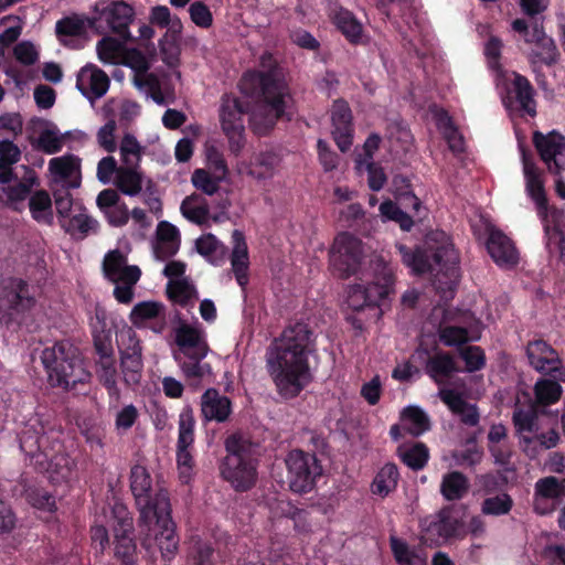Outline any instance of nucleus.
<instances>
[{
  "label": "nucleus",
  "instance_id": "obj_1",
  "mask_svg": "<svg viewBox=\"0 0 565 565\" xmlns=\"http://www.w3.org/2000/svg\"><path fill=\"white\" fill-rule=\"evenodd\" d=\"M152 480L148 470L136 465L130 470V489L140 513V526L147 527L163 559H172L179 547L175 524L171 519V505L163 490L151 495Z\"/></svg>",
  "mask_w": 565,
  "mask_h": 565
},
{
  "label": "nucleus",
  "instance_id": "obj_2",
  "mask_svg": "<svg viewBox=\"0 0 565 565\" xmlns=\"http://www.w3.org/2000/svg\"><path fill=\"white\" fill-rule=\"evenodd\" d=\"M260 66L262 71L249 70L243 74L241 92L264 106L270 127L280 119L291 120L294 98L276 60L270 53H264Z\"/></svg>",
  "mask_w": 565,
  "mask_h": 565
},
{
  "label": "nucleus",
  "instance_id": "obj_3",
  "mask_svg": "<svg viewBox=\"0 0 565 565\" xmlns=\"http://www.w3.org/2000/svg\"><path fill=\"white\" fill-rule=\"evenodd\" d=\"M448 313L444 310V320L439 324L437 333L422 334L415 353H444L437 350L438 342L446 347H456L458 349L457 353H484L480 347L461 348V345L481 338L482 322L470 311H463L457 323L446 324L449 319Z\"/></svg>",
  "mask_w": 565,
  "mask_h": 565
},
{
  "label": "nucleus",
  "instance_id": "obj_4",
  "mask_svg": "<svg viewBox=\"0 0 565 565\" xmlns=\"http://www.w3.org/2000/svg\"><path fill=\"white\" fill-rule=\"evenodd\" d=\"M226 456L220 465L221 477L236 491L250 489L257 480L256 447L239 434L225 439Z\"/></svg>",
  "mask_w": 565,
  "mask_h": 565
},
{
  "label": "nucleus",
  "instance_id": "obj_5",
  "mask_svg": "<svg viewBox=\"0 0 565 565\" xmlns=\"http://www.w3.org/2000/svg\"><path fill=\"white\" fill-rule=\"evenodd\" d=\"M371 281L365 286L355 284L348 290L347 303L354 312L384 306L395 291V275L390 264L382 257H375L371 262Z\"/></svg>",
  "mask_w": 565,
  "mask_h": 565
},
{
  "label": "nucleus",
  "instance_id": "obj_6",
  "mask_svg": "<svg viewBox=\"0 0 565 565\" xmlns=\"http://www.w3.org/2000/svg\"><path fill=\"white\" fill-rule=\"evenodd\" d=\"M267 366L284 398L296 397L311 381L306 355H270Z\"/></svg>",
  "mask_w": 565,
  "mask_h": 565
},
{
  "label": "nucleus",
  "instance_id": "obj_7",
  "mask_svg": "<svg viewBox=\"0 0 565 565\" xmlns=\"http://www.w3.org/2000/svg\"><path fill=\"white\" fill-rule=\"evenodd\" d=\"M512 420L519 436L521 449L532 459L540 451L554 448L559 441L558 433L555 429L542 430L539 413L534 405L526 409L516 406Z\"/></svg>",
  "mask_w": 565,
  "mask_h": 565
},
{
  "label": "nucleus",
  "instance_id": "obj_8",
  "mask_svg": "<svg viewBox=\"0 0 565 565\" xmlns=\"http://www.w3.org/2000/svg\"><path fill=\"white\" fill-rule=\"evenodd\" d=\"M364 258L363 243L351 233H339L329 250V265L333 276L347 279L359 273Z\"/></svg>",
  "mask_w": 565,
  "mask_h": 565
},
{
  "label": "nucleus",
  "instance_id": "obj_9",
  "mask_svg": "<svg viewBox=\"0 0 565 565\" xmlns=\"http://www.w3.org/2000/svg\"><path fill=\"white\" fill-rule=\"evenodd\" d=\"M285 462L289 488L295 493L311 491L317 479L322 475V467L317 457L299 449L291 450Z\"/></svg>",
  "mask_w": 565,
  "mask_h": 565
},
{
  "label": "nucleus",
  "instance_id": "obj_10",
  "mask_svg": "<svg viewBox=\"0 0 565 565\" xmlns=\"http://www.w3.org/2000/svg\"><path fill=\"white\" fill-rule=\"evenodd\" d=\"M41 360L53 386L70 390L77 383L87 382L90 376L79 355H41Z\"/></svg>",
  "mask_w": 565,
  "mask_h": 565
},
{
  "label": "nucleus",
  "instance_id": "obj_11",
  "mask_svg": "<svg viewBox=\"0 0 565 565\" xmlns=\"http://www.w3.org/2000/svg\"><path fill=\"white\" fill-rule=\"evenodd\" d=\"M530 364L539 372L550 375L553 380H540L535 383L536 404L547 406L556 403L562 395L558 381L565 382V370L557 356L529 355Z\"/></svg>",
  "mask_w": 565,
  "mask_h": 565
},
{
  "label": "nucleus",
  "instance_id": "obj_12",
  "mask_svg": "<svg viewBox=\"0 0 565 565\" xmlns=\"http://www.w3.org/2000/svg\"><path fill=\"white\" fill-rule=\"evenodd\" d=\"M34 305L29 285L21 278H9L0 282V322L9 324L15 317Z\"/></svg>",
  "mask_w": 565,
  "mask_h": 565
},
{
  "label": "nucleus",
  "instance_id": "obj_13",
  "mask_svg": "<svg viewBox=\"0 0 565 565\" xmlns=\"http://www.w3.org/2000/svg\"><path fill=\"white\" fill-rule=\"evenodd\" d=\"M95 17L88 20L90 26L104 20L113 33L124 41H130L129 25L134 21L135 11L132 7L124 1L100 0L94 6Z\"/></svg>",
  "mask_w": 565,
  "mask_h": 565
},
{
  "label": "nucleus",
  "instance_id": "obj_14",
  "mask_svg": "<svg viewBox=\"0 0 565 565\" xmlns=\"http://www.w3.org/2000/svg\"><path fill=\"white\" fill-rule=\"evenodd\" d=\"M484 363V355H431L426 363V372L436 383L444 384L454 373L473 372Z\"/></svg>",
  "mask_w": 565,
  "mask_h": 565
},
{
  "label": "nucleus",
  "instance_id": "obj_15",
  "mask_svg": "<svg viewBox=\"0 0 565 565\" xmlns=\"http://www.w3.org/2000/svg\"><path fill=\"white\" fill-rule=\"evenodd\" d=\"M247 108L243 102L233 94H224L221 98L220 121L222 130L228 138L231 149L237 151L243 146L244 121L243 116Z\"/></svg>",
  "mask_w": 565,
  "mask_h": 565
},
{
  "label": "nucleus",
  "instance_id": "obj_16",
  "mask_svg": "<svg viewBox=\"0 0 565 565\" xmlns=\"http://www.w3.org/2000/svg\"><path fill=\"white\" fill-rule=\"evenodd\" d=\"M423 539L429 544H440L451 537L462 536L463 525L452 515L450 508H445L438 513L420 520Z\"/></svg>",
  "mask_w": 565,
  "mask_h": 565
},
{
  "label": "nucleus",
  "instance_id": "obj_17",
  "mask_svg": "<svg viewBox=\"0 0 565 565\" xmlns=\"http://www.w3.org/2000/svg\"><path fill=\"white\" fill-rule=\"evenodd\" d=\"M315 334L308 324L297 322L286 327L275 338L268 353H315Z\"/></svg>",
  "mask_w": 565,
  "mask_h": 565
},
{
  "label": "nucleus",
  "instance_id": "obj_18",
  "mask_svg": "<svg viewBox=\"0 0 565 565\" xmlns=\"http://www.w3.org/2000/svg\"><path fill=\"white\" fill-rule=\"evenodd\" d=\"M414 259V264H412L409 268L416 275L437 270L445 271V274L450 277L458 276V256L452 247H439L431 256H428L424 249L417 247Z\"/></svg>",
  "mask_w": 565,
  "mask_h": 565
},
{
  "label": "nucleus",
  "instance_id": "obj_19",
  "mask_svg": "<svg viewBox=\"0 0 565 565\" xmlns=\"http://www.w3.org/2000/svg\"><path fill=\"white\" fill-rule=\"evenodd\" d=\"M533 143L550 173L561 175L565 171V137L558 132H534Z\"/></svg>",
  "mask_w": 565,
  "mask_h": 565
},
{
  "label": "nucleus",
  "instance_id": "obj_20",
  "mask_svg": "<svg viewBox=\"0 0 565 565\" xmlns=\"http://www.w3.org/2000/svg\"><path fill=\"white\" fill-rule=\"evenodd\" d=\"M116 523L113 524L115 532V553L125 565L132 563L136 552V544L132 540V518L124 504L116 503L111 510Z\"/></svg>",
  "mask_w": 565,
  "mask_h": 565
},
{
  "label": "nucleus",
  "instance_id": "obj_21",
  "mask_svg": "<svg viewBox=\"0 0 565 565\" xmlns=\"http://www.w3.org/2000/svg\"><path fill=\"white\" fill-rule=\"evenodd\" d=\"M332 138L341 152H347L354 136L353 114L349 103L343 98L333 100L331 110Z\"/></svg>",
  "mask_w": 565,
  "mask_h": 565
},
{
  "label": "nucleus",
  "instance_id": "obj_22",
  "mask_svg": "<svg viewBox=\"0 0 565 565\" xmlns=\"http://www.w3.org/2000/svg\"><path fill=\"white\" fill-rule=\"evenodd\" d=\"M102 270L104 277L113 284L136 285L141 277V269L137 265H128L127 255L118 248L105 254Z\"/></svg>",
  "mask_w": 565,
  "mask_h": 565
},
{
  "label": "nucleus",
  "instance_id": "obj_23",
  "mask_svg": "<svg viewBox=\"0 0 565 565\" xmlns=\"http://www.w3.org/2000/svg\"><path fill=\"white\" fill-rule=\"evenodd\" d=\"M565 498L564 479L550 476L539 479L534 486V510L539 514H548Z\"/></svg>",
  "mask_w": 565,
  "mask_h": 565
},
{
  "label": "nucleus",
  "instance_id": "obj_24",
  "mask_svg": "<svg viewBox=\"0 0 565 565\" xmlns=\"http://www.w3.org/2000/svg\"><path fill=\"white\" fill-rule=\"evenodd\" d=\"M109 85L108 75L94 64L82 67L76 77V88L90 100L103 97Z\"/></svg>",
  "mask_w": 565,
  "mask_h": 565
},
{
  "label": "nucleus",
  "instance_id": "obj_25",
  "mask_svg": "<svg viewBox=\"0 0 565 565\" xmlns=\"http://www.w3.org/2000/svg\"><path fill=\"white\" fill-rule=\"evenodd\" d=\"M487 249L493 262L500 267L511 268L519 263V254L514 243L500 230L490 231Z\"/></svg>",
  "mask_w": 565,
  "mask_h": 565
},
{
  "label": "nucleus",
  "instance_id": "obj_26",
  "mask_svg": "<svg viewBox=\"0 0 565 565\" xmlns=\"http://www.w3.org/2000/svg\"><path fill=\"white\" fill-rule=\"evenodd\" d=\"M523 171L526 181L527 195L535 202L537 214L542 218L547 217V198L544 184L541 178V171L535 166L533 160L523 152L522 154Z\"/></svg>",
  "mask_w": 565,
  "mask_h": 565
},
{
  "label": "nucleus",
  "instance_id": "obj_27",
  "mask_svg": "<svg viewBox=\"0 0 565 565\" xmlns=\"http://www.w3.org/2000/svg\"><path fill=\"white\" fill-rule=\"evenodd\" d=\"M438 396L465 425L476 426L479 423L480 416L477 406L475 404L467 403L461 394L455 390L445 387L440 388Z\"/></svg>",
  "mask_w": 565,
  "mask_h": 565
},
{
  "label": "nucleus",
  "instance_id": "obj_28",
  "mask_svg": "<svg viewBox=\"0 0 565 565\" xmlns=\"http://www.w3.org/2000/svg\"><path fill=\"white\" fill-rule=\"evenodd\" d=\"M130 320L135 326L153 321L151 329L156 332H160L166 324L164 306L158 301L138 302L130 312Z\"/></svg>",
  "mask_w": 565,
  "mask_h": 565
},
{
  "label": "nucleus",
  "instance_id": "obj_29",
  "mask_svg": "<svg viewBox=\"0 0 565 565\" xmlns=\"http://www.w3.org/2000/svg\"><path fill=\"white\" fill-rule=\"evenodd\" d=\"M234 248L231 255V265L237 284L245 288L248 284V249L242 232H233Z\"/></svg>",
  "mask_w": 565,
  "mask_h": 565
},
{
  "label": "nucleus",
  "instance_id": "obj_30",
  "mask_svg": "<svg viewBox=\"0 0 565 565\" xmlns=\"http://www.w3.org/2000/svg\"><path fill=\"white\" fill-rule=\"evenodd\" d=\"M201 411L206 420L224 422L231 414V401L216 390L209 388L202 395Z\"/></svg>",
  "mask_w": 565,
  "mask_h": 565
},
{
  "label": "nucleus",
  "instance_id": "obj_31",
  "mask_svg": "<svg viewBox=\"0 0 565 565\" xmlns=\"http://www.w3.org/2000/svg\"><path fill=\"white\" fill-rule=\"evenodd\" d=\"M114 323L107 311L96 307L95 317L92 320L93 339L96 353H106V345L110 343Z\"/></svg>",
  "mask_w": 565,
  "mask_h": 565
},
{
  "label": "nucleus",
  "instance_id": "obj_32",
  "mask_svg": "<svg viewBox=\"0 0 565 565\" xmlns=\"http://www.w3.org/2000/svg\"><path fill=\"white\" fill-rule=\"evenodd\" d=\"M390 544L398 565H427V555L423 550L409 546L404 540L395 536H391Z\"/></svg>",
  "mask_w": 565,
  "mask_h": 565
},
{
  "label": "nucleus",
  "instance_id": "obj_33",
  "mask_svg": "<svg viewBox=\"0 0 565 565\" xmlns=\"http://www.w3.org/2000/svg\"><path fill=\"white\" fill-rule=\"evenodd\" d=\"M399 473L394 463L384 465L375 475L371 484L373 494L381 498L387 497L397 487Z\"/></svg>",
  "mask_w": 565,
  "mask_h": 565
},
{
  "label": "nucleus",
  "instance_id": "obj_34",
  "mask_svg": "<svg viewBox=\"0 0 565 565\" xmlns=\"http://www.w3.org/2000/svg\"><path fill=\"white\" fill-rule=\"evenodd\" d=\"M174 341L180 349H199L207 353L209 348L200 328L182 323L175 329Z\"/></svg>",
  "mask_w": 565,
  "mask_h": 565
},
{
  "label": "nucleus",
  "instance_id": "obj_35",
  "mask_svg": "<svg viewBox=\"0 0 565 565\" xmlns=\"http://www.w3.org/2000/svg\"><path fill=\"white\" fill-rule=\"evenodd\" d=\"M195 247L196 252L213 265H221L225 259V245L211 233L199 237L195 242Z\"/></svg>",
  "mask_w": 565,
  "mask_h": 565
},
{
  "label": "nucleus",
  "instance_id": "obj_36",
  "mask_svg": "<svg viewBox=\"0 0 565 565\" xmlns=\"http://www.w3.org/2000/svg\"><path fill=\"white\" fill-rule=\"evenodd\" d=\"M512 86L516 102L519 103L521 109H523L530 116H534L536 114L534 88L530 81L525 76L519 73H514Z\"/></svg>",
  "mask_w": 565,
  "mask_h": 565
},
{
  "label": "nucleus",
  "instance_id": "obj_37",
  "mask_svg": "<svg viewBox=\"0 0 565 565\" xmlns=\"http://www.w3.org/2000/svg\"><path fill=\"white\" fill-rule=\"evenodd\" d=\"M392 188L395 199L405 207H411L414 211L420 209L422 202L415 195L411 179L407 175L395 174L392 179Z\"/></svg>",
  "mask_w": 565,
  "mask_h": 565
},
{
  "label": "nucleus",
  "instance_id": "obj_38",
  "mask_svg": "<svg viewBox=\"0 0 565 565\" xmlns=\"http://www.w3.org/2000/svg\"><path fill=\"white\" fill-rule=\"evenodd\" d=\"M137 168L138 167L135 166L119 167L115 184L124 194L134 196L141 191L142 174L137 170Z\"/></svg>",
  "mask_w": 565,
  "mask_h": 565
},
{
  "label": "nucleus",
  "instance_id": "obj_39",
  "mask_svg": "<svg viewBox=\"0 0 565 565\" xmlns=\"http://www.w3.org/2000/svg\"><path fill=\"white\" fill-rule=\"evenodd\" d=\"M468 479L458 471L445 475L440 484V492L448 501L460 500L468 492Z\"/></svg>",
  "mask_w": 565,
  "mask_h": 565
},
{
  "label": "nucleus",
  "instance_id": "obj_40",
  "mask_svg": "<svg viewBox=\"0 0 565 565\" xmlns=\"http://www.w3.org/2000/svg\"><path fill=\"white\" fill-rule=\"evenodd\" d=\"M559 58V52L552 38L546 34L534 45L530 53V61L532 65L544 64L553 66Z\"/></svg>",
  "mask_w": 565,
  "mask_h": 565
},
{
  "label": "nucleus",
  "instance_id": "obj_41",
  "mask_svg": "<svg viewBox=\"0 0 565 565\" xmlns=\"http://www.w3.org/2000/svg\"><path fill=\"white\" fill-rule=\"evenodd\" d=\"M402 428L417 437L429 429V419L419 407L407 406L402 413Z\"/></svg>",
  "mask_w": 565,
  "mask_h": 565
},
{
  "label": "nucleus",
  "instance_id": "obj_42",
  "mask_svg": "<svg viewBox=\"0 0 565 565\" xmlns=\"http://www.w3.org/2000/svg\"><path fill=\"white\" fill-rule=\"evenodd\" d=\"M334 23L350 43L361 42L363 28L352 12L341 9L334 17Z\"/></svg>",
  "mask_w": 565,
  "mask_h": 565
},
{
  "label": "nucleus",
  "instance_id": "obj_43",
  "mask_svg": "<svg viewBox=\"0 0 565 565\" xmlns=\"http://www.w3.org/2000/svg\"><path fill=\"white\" fill-rule=\"evenodd\" d=\"M183 374L192 381L203 380L211 374L210 365L203 361L205 355H174Z\"/></svg>",
  "mask_w": 565,
  "mask_h": 565
},
{
  "label": "nucleus",
  "instance_id": "obj_44",
  "mask_svg": "<svg viewBox=\"0 0 565 565\" xmlns=\"http://www.w3.org/2000/svg\"><path fill=\"white\" fill-rule=\"evenodd\" d=\"M157 235L160 244L159 247L157 248V253H160L164 248L166 257L173 256L179 249V230L173 224L167 221H162L158 224Z\"/></svg>",
  "mask_w": 565,
  "mask_h": 565
},
{
  "label": "nucleus",
  "instance_id": "obj_45",
  "mask_svg": "<svg viewBox=\"0 0 565 565\" xmlns=\"http://www.w3.org/2000/svg\"><path fill=\"white\" fill-rule=\"evenodd\" d=\"M79 159L74 154L52 158L49 170L54 178L66 182L75 172L79 171Z\"/></svg>",
  "mask_w": 565,
  "mask_h": 565
},
{
  "label": "nucleus",
  "instance_id": "obj_46",
  "mask_svg": "<svg viewBox=\"0 0 565 565\" xmlns=\"http://www.w3.org/2000/svg\"><path fill=\"white\" fill-rule=\"evenodd\" d=\"M278 157L271 151L260 152L250 162L249 173L256 179H267L274 174Z\"/></svg>",
  "mask_w": 565,
  "mask_h": 565
},
{
  "label": "nucleus",
  "instance_id": "obj_47",
  "mask_svg": "<svg viewBox=\"0 0 565 565\" xmlns=\"http://www.w3.org/2000/svg\"><path fill=\"white\" fill-rule=\"evenodd\" d=\"M398 455L403 462L414 470L422 469L428 460V449L424 444L417 443L413 446L403 445L398 447Z\"/></svg>",
  "mask_w": 565,
  "mask_h": 565
},
{
  "label": "nucleus",
  "instance_id": "obj_48",
  "mask_svg": "<svg viewBox=\"0 0 565 565\" xmlns=\"http://www.w3.org/2000/svg\"><path fill=\"white\" fill-rule=\"evenodd\" d=\"M179 30L173 29L171 32H166L163 38L159 41L161 60L170 67L179 63Z\"/></svg>",
  "mask_w": 565,
  "mask_h": 565
},
{
  "label": "nucleus",
  "instance_id": "obj_49",
  "mask_svg": "<svg viewBox=\"0 0 565 565\" xmlns=\"http://www.w3.org/2000/svg\"><path fill=\"white\" fill-rule=\"evenodd\" d=\"M30 212L32 217L38 221H45L47 223L52 220V200L45 190L36 191L29 201Z\"/></svg>",
  "mask_w": 565,
  "mask_h": 565
},
{
  "label": "nucleus",
  "instance_id": "obj_50",
  "mask_svg": "<svg viewBox=\"0 0 565 565\" xmlns=\"http://www.w3.org/2000/svg\"><path fill=\"white\" fill-rule=\"evenodd\" d=\"M98 227L99 224L95 218L85 212H81L70 218L66 231L71 235L83 239L90 233L96 234L98 232Z\"/></svg>",
  "mask_w": 565,
  "mask_h": 565
},
{
  "label": "nucleus",
  "instance_id": "obj_51",
  "mask_svg": "<svg viewBox=\"0 0 565 565\" xmlns=\"http://www.w3.org/2000/svg\"><path fill=\"white\" fill-rule=\"evenodd\" d=\"M195 294L194 286L185 279L170 280L167 285L168 298L182 307H185Z\"/></svg>",
  "mask_w": 565,
  "mask_h": 565
},
{
  "label": "nucleus",
  "instance_id": "obj_52",
  "mask_svg": "<svg viewBox=\"0 0 565 565\" xmlns=\"http://www.w3.org/2000/svg\"><path fill=\"white\" fill-rule=\"evenodd\" d=\"M195 420L191 409H183L179 415V435L177 448L191 449L194 443Z\"/></svg>",
  "mask_w": 565,
  "mask_h": 565
},
{
  "label": "nucleus",
  "instance_id": "obj_53",
  "mask_svg": "<svg viewBox=\"0 0 565 565\" xmlns=\"http://www.w3.org/2000/svg\"><path fill=\"white\" fill-rule=\"evenodd\" d=\"M190 561L192 565H215L211 544L202 541L199 536H192L190 540Z\"/></svg>",
  "mask_w": 565,
  "mask_h": 565
},
{
  "label": "nucleus",
  "instance_id": "obj_54",
  "mask_svg": "<svg viewBox=\"0 0 565 565\" xmlns=\"http://www.w3.org/2000/svg\"><path fill=\"white\" fill-rule=\"evenodd\" d=\"M196 200V195L186 196L182 201L180 210L182 215L186 220L198 225H203L207 221V217L210 215V209L205 201L202 204L194 205L193 202Z\"/></svg>",
  "mask_w": 565,
  "mask_h": 565
},
{
  "label": "nucleus",
  "instance_id": "obj_55",
  "mask_svg": "<svg viewBox=\"0 0 565 565\" xmlns=\"http://www.w3.org/2000/svg\"><path fill=\"white\" fill-rule=\"evenodd\" d=\"M380 213L384 218L397 223L403 231L408 232L414 226L412 216L391 200L381 203Z\"/></svg>",
  "mask_w": 565,
  "mask_h": 565
},
{
  "label": "nucleus",
  "instance_id": "obj_56",
  "mask_svg": "<svg viewBox=\"0 0 565 565\" xmlns=\"http://www.w3.org/2000/svg\"><path fill=\"white\" fill-rule=\"evenodd\" d=\"M512 30L519 33L525 43L535 45L545 35L542 22L533 21L531 24L524 19H515L512 22Z\"/></svg>",
  "mask_w": 565,
  "mask_h": 565
},
{
  "label": "nucleus",
  "instance_id": "obj_57",
  "mask_svg": "<svg viewBox=\"0 0 565 565\" xmlns=\"http://www.w3.org/2000/svg\"><path fill=\"white\" fill-rule=\"evenodd\" d=\"M114 355H99V379L108 390L109 395L118 396V387L116 384V367Z\"/></svg>",
  "mask_w": 565,
  "mask_h": 565
},
{
  "label": "nucleus",
  "instance_id": "obj_58",
  "mask_svg": "<svg viewBox=\"0 0 565 565\" xmlns=\"http://www.w3.org/2000/svg\"><path fill=\"white\" fill-rule=\"evenodd\" d=\"M85 21L76 14L60 19L55 24L58 39L67 36H81L85 33Z\"/></svg>",
  "mask_w": 565,
  "mask_h": 565
},
{
  "label": "nucleus",
  "instance_id": "obj_59",
  "mask_svg": "<svg viewBox=\"0 0 565 565\" xmlns=\"http://www.w3.org/2000/svg\"><path fill=\"white\" fill-rule=\"evenodd\" d=\"M120 157L125 166L139 167L141 160V146L135 136L126 134L120 143Z\"/></svg>",
  "mask_w": 565,
  "mask_h": 565
},
{
  "label": "nucleus",
  "instance_id": "obj_60",
  "mask_svg": "<svg viewBox=\"0 0 565 565\" xmlns=\"http://www.w3.org/2000/svg\"><path fill=\"white\" fill-rule=\"evenodd\" d=\"M223 180L217 174L213 175L205 169H196L192 173L191 181L193 185L207 195H213L220 188V182Z\"/></svg>",
  "mask_w": 565,
  "mask_h": 565
},
{
  "label": "nucleus",
  "instance_id": "obj_61",
  "mask_svg": "<svg viewBox=\"0 0 565 565\" xmlns=\"http://www.w3.org/2000/svg\"><path fill=\"white\" fill-rule=\"evenodd\" d=\"M120 365L127 384L135 385L140 382L143 366L141 355H121Z\"/></svg>",
  "mask_w": 565,
  "mask_h": 565
},
{
  "label": "nucleus",
  "instance_id": "obj_62",
  "mask_svg": "<svg viewBox=\"0 0 565 565\" xmlns=\"http://www.w3.org/2000/svg\"><path fill=\"white\" fill-rule=\"evenodd\" d=\"M57 129H44L36 141L40 150L47 154H54L62 150L63 139L57 136Z\"/></svg>",
  "mask_w": 565,
  "mask_h": 565
},
{
  "label": "nucleus",
  "instance_id": "obj_63",
  "mask_svg": "<svg viewBox=\"0 0 565 565\" xmlns=\"http://www.w3.org/2000/svg\"><path fill=\"white\" fill-rule=\"evenodd\" d=\"M512 508V500L508 494L488 498L483 501L481 511L488 515H503Z\"/></svg>",
  "mask_w": 565,
  "mask_h": 565
},
{
  "label": "nucleus",
  "instance_id": "obj_64",
  "mask_svg": "<svg viewBox=\"0 0 565 565\" xmlns=\"http://www.w3.org/2000/svg\"><path fill=\"white\" fill-rule=\"evenodd\" d=\"M189 13L192 22L202 29H207L213 23V15L210 8L201 1H195L190 4Z\"/></svg>",
  "mask_w": 565,
  "mask_h": 565
}]
</instances>
